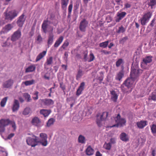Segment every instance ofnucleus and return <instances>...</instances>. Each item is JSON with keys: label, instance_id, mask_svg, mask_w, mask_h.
I'll return each instance as SVG.
<instances>
[{"label": "nucleus", "instance_id": "f257e3e1", "mask_svg": "<svg viewBox=\"0 0 156 156\" xmlns=\"http://www.w3.org/2000/svg\"><path fill=\"white\" fill-rule=\"evenodd\" d=\"M33 138L28 137L26 139V142L27 144L32 147H34L38 144V143L40 142L39 138L33 135Z\"/></svg>", "mask_w": 156, "mask_h": 156}, {"label": "nucleus", "instance_id": "f03ea898", "mask_svg": "<svg viewBox=\"0 0 156 156\" xmlns=\"http://www.w3.org/2000/svg\"><path fill=\"white\" fill-rule=\"evenodd\" d=\"M19 13L18 12L15 10L10 11H6L4 12L5 20H12L17 16Z\"/></svg>", "mask_w": 156, "mask_h": 156}, {"label": "nucleus", "instance_id": "7ed1b4c3", "mask_svg": "<svg viewBox=\"0 0 156 156\" xmlns=\"http://www.w3.org/2000/svg\"><path fill=\"white\" fill-rule=\"evenodd\" d=\"M143 70L131 67V71L130 74V77L137 81L139 76L142 73Z\"/></svg>", "mask_w": 156, "mask_h": 156}, {"label": "nucleus", "instance_id": "20e7f679", "mask_svg": "<svg viewBox=\"0 0 156 156\" xmlns=\"http://www.w3.org/2000/svg\"><path fill=\"white\" fill-rule=\"evenodd\" d=\"M116 124L112 126L111 127H118L119 126H122L125 125L126 121L125 119L121 118L119 114L114 118Z\"/></svg>", "mask_w": 156, "mask_h": 156}, {"label": "nucleus", "instance_id": "39448f33", "mask_svg": "<svg viewBox=\"0 0 156 156\" xmlns=\"http://www.w3.org/2000/svg\"><path fill=\"white\" fill-rule=\"evenodd\" d=\"M108 115V113L107 112H104L100 115L99 117V115H97V123L99 126H101L102 125V121L106 120Z\"/></svg>", "mask_w": 156, "mask_h": 156}, {"label": "nucleus", "instance_id": "423d86ee", "mask_svg": "<svg viewBox=\"0 0 156 156\" xmlns=\"http://www.w3.org/2000/svg\"><path fill=\"white\" fill-rule=\"evenodd\" d=\"M152 16V13L150 12L144 14L140 19L141 24L143 25H145Z\"/></svg>", "mask_w": 156, "mask_h": 156}, {"label": "nucleus", "instance_id": "0eeeda50", "mask_svg": "<svg viewBox=\"0 0 156 156\" xmlns=\"http://www.w3.org/2000/svg\"><path fill=\"white\" fill-rule=\"evenodd\" d=\"M10 123V120L9 119H2L0 120V133L4 132L5 127Z\"/></svg>", "mask_w": 156, "mask_h": 156}, {"label": "nucleus", "instance_id": "6e6552de", "mask_svg": "<svg viewBox=\"0 0 156 156\" xmlns=\"http://www.w3.org/2000/svg\"><path fill=\"white\" fill-rule=\"evenodd\" d=\"M49 29V32L50 33L49 34L47 40V44L48 47H49L50 45H51L52 44L54 39V35L52 33L53 27L50 26Z\"/></svg>", "mask_w": 156, "mask_h": 156}, {"label": "nucleus", "instance_id": "1a4fd4ad", "mask_svg": "<svg viewBox=\"0 0 156 156\" xmlns=\"http://www.w3.org/2000/svg\"><path fill=\"white\" fill-rule=\"evenodd\" d=\"M136 81L135 80L130 77L125 81L123 85H124L128 89H131V90H132V87H133L134 81Z\"/></svg>", "mask_w": 156, "mask_h": 156}, {"label": "nucleus", "instance_id": "9d476101", "mask_svg": "<svg viewBox=\"0 0 156 156\" xmlns=\"http://www.w3.org/2000/svg\"><path fill=\"white\" fill-rule=\"evenodd\" d=\"M40 136L41 140H40V142H39V143H41L43 146H46L48 144L47 134L44 133H41L40 134Z\"/></svg>", "mask_w": 156, "mask_h": 156}, {"label": "nucleus", "instance_id": "9b49d317", "mask_svg": "<svg viewBox=\"0 0 156 156\" xmlns=\"http://www.w3.org/2000/svg\"><path fill=\"white\" fill-rule=\"evenodd\" d=\"M21 35V31L20 29H19L15 31L12 35L11 40L13 41H16L18 40Z\"/></svg>", "mask_w": 156, "mask_h": 156}, {"label": "nucleus", "instance_id": "f8f14e48", "mask_svg": "<svg viewBox=\"0 0 156 156\" xmlns=\"http://www.w3.org/2000/svg\"><path fill=\"white\" fill-rule=\"evenodd\" d=\"M88 23L85 19L81 21L79 25V29L82 32H84L86 31V28L87 27Z\"/></svg>", "mask_w": 156, "mask_h": 156}, {"label": "nucleus", "instance_id": "ddd939ff", "mask_svg": "<svg viewBox=\"0 0 156 156\" xmlns=\"http://www.w3.org/2000/svg\"><path fill=\"white\" fill-rule=\"evenodd\" d=\"M25 15L23 13L18 18L16 22L17 25L20 27H22L26 20V18H24Z\"/></svg>", "mask_w": 156, "mask_h": 156}, {"label": "nucleus", "instance_id": "4468645a", "mask_svg": "<svg viewBox=\"0 0 156 156\" xmlns=\"http://www.w3.org/2000/svg\"><path fill=\"white\" fill-rule=\"evenodd\" d=\"M12 25L11 24H9L6 25L3 27L0 32L1 34H5L8 33L9 31L11 30L13 28Z\"/></svg>", "mask_w": 156, "mask_h": 156}, {"label": "nucleus", "instance_id": "2eb2a0df", "mask_svg": "<svg viewBox=\"0 0 156 156\" xmlns=\"http://www.w3.org/2000/svg\"><path fill=\"white\" fill-rule=\"evenodd\" d=\"M50 24H53L52 22L49 21L47 19L44 20L41 26V29L44 33L46 34L47 31V28L48 26V23Z\"/></svg>", "mask_w": 156, "mask_h": 156}, {"label": "nucleus", "instance_id": "dca6fc26", "mask_svg": "<svg viewBox=\"0 0 156 156\" xmlns=\"http://www.w3.org/2000/svg\"><path fill=\"white\" fill-rule=\"evenodd\" d=\"M13 83V80L11 79H9L3 83V87L4 88H9L12 85Z\"/></svg>", "mask_w": 156, "mask_h": 156}, {"label": "nucleus", "instance_id": "f3484780", "mask_svg": "<svg viewBox=\"0 0 156 156\" xmlns=\"http://www.w3.org/2000/svg\"><path fill=\"white\" fill-rule=\"evenodd\" d=\"M85 85V83L84 82H82L80 84V86L77 89L76 92V95L77 96H79L80 95L82 91L84 89V87Z\"/></svg>", "mask_w": 156, "mask_h": 156}, {"label": "nucleus", "instance_id": "a211bd4d", "mask_svg": "<svg viewBox=\"0 0 156 156\" xmlns=\"http://www.w3.org/2000/svg\"><path fill=\"white\" fill-rule=\"evenodd\" d=\"M64 37L63 36H60L58 38L56 41L54 45V46L55 48L58 47L61 44L63 40Z\"/></svg>", "mask_w": 156, "mask_h": 156}, {"label": "nucleus", "instance_id": "6ab92c4d", "mask_svg": "<svg viewBox=\"0 0 156 156\" xmlns=\"http://www.w3.org/2000/svg\"><path fill=\"white\" fill-rule=\"evenodd\" d=\"M20 107V105L18 101L15 99L13 104L12 110L13 112H15L18 110Z\"/></svg>", "mask_w": 156, "mask_h": 156}, {"label": "nucleus", "instance_id": "aec40b11", "mask_svg": "<svg viewBox=\"0 0 156 156\" xmlns=\"http://www.w3.org/2000/svg\"><path fill=\"white\" fill-rule=\"evenodd\" d=\"M42 102L45 105L49 106L53 105L54 103V101L51 99H44L42 100Z\"/></svg>", "mask_w": 156, "mask_h": 156}, {"label": "nucleus", "instance_id": "412c9836", "mask_svg": "<svg viewBox=\"0 0 156 156\" xmlns=\"http://www.w3.org/2000/svg\"><path fill=\"white\" fill-rule=\"evenodd\" d=\"M110 94L112 95L111 98L112 100L114 102H116L118 96L116 92L114 90H112L110 91Z\"/></svg>", "mask_w": 156, "mask_h": 156}, {"label": "nucleus", "instance_id": "4be33fe9", "mask_svg": "<svg viewBox=\"0 0 156 156\" xmlns=\"http://www.w3.org/2000/svg\"><path fill=\"white\" fill-rule=\"evenodd\" d=\"M147 124V122L146 121H141L136 123L138 127L140 129H143Z\"/></svg>", "mask_w": 156, "mask_h": 156}, {"label": "nucleus", "instance_id": "5701e85b", "mask_svg": "<svg viewBox=\"0 0 156 156\" xmlns=\"http://www.w3.org/2000/svg\"><path fill=\"white\" fill-rule=\"evenodd\" d=\"M69 0H61V8L64 10H66L67 6L68 4Z\"/></svg>", "mask_w": 156, "mask_h": 156}, {"label": "nucleus", "instance_id": "b1692460", "mask_svg": "<svg viewBox=\"0 0 156 156\" xmlns=\"http://www.w3.org/2000/svg\"><path fill=\"white\" fill-rule=\"evenodd\" d=\"M47 53V51H43L42 52L40 53L37 57L35 61L37 62L43 58L46 55Z\"/></svg>", "mask_w": 156, "mask_h": 156}, {"label": "nucleus", "instance_id": "393cba45", "mask_svg": "<svg viewBox=\"0 0 156 156\" xmlns=\"http://www.w3.org/2000/svg\"><path fill=\"white\" fill-rule=\"evenodd\" d=\"M124 73L123 71L121 70L117 74L115 77V79L120 81L124 76Z\"/></svg>", "mask_w": 156, "mask_h": 156}, {"label": "nucleus", "instance_id": "a878e982", "mask_svg": "<svg viewBox=\"0 0 156 156\" xmlns=\"http://www.w3.org/2000/svg\"><path fill=\"white\" fill-rule=\"evenodd\" d=\"M36 66L34 65H32L29 66L25 70L26 73L31 72L35 71Z\"/></svg>", "mask_w": 156, "mask_h": 156}, {"label": "nucleus", "instance_id": "bb28decb", "mask_svg": "<svg viewBox=\"0 0 156 156\" xmlns=\"http://www.w3.org/2000/svg\"><path fill=\"white\" fill-rule=\"evenodd\" d=\"M51 111L50 110L42 109L40 110L41 114L43 115L44 116H48L51 113Z\"/></svg>", "mask_w": 156, "mask_h": 156}, {"label": "nucleus", "instance_id": "cd10ccee", "mask_svg": "<svg viewBox=\"0 0 156 156\" xmlns=\"http://www.w3.org/2000/svg\"><path fill=\"white\" fill-rule=\"evenodd\" d=\"M120 139L122 141L126 142L129 140V138L126 134L125 133H121L120 136Z\"/></svg>", "mask_w": 156, "mask_h": 156}, {"label": "nucleus", "instance_id": "c85d7f7f", "mask_svg": "<svg viewBox=\"0 0 156 156\" xmlns=\"http://www.w3.org/2000/svg\"><path fill=\"white\" fill-rule=\"evenodd\" d=\"M53 58L51 56L47 58L46 62L44 64L45 68H46L45 67L46 66L51 65L53 63Z\"/></svg>", "mask_w": 156, "mask_h": 156}, {"label": "nucleus", "instance_id": "c756f323", "mask_svg": "<svg viewBox=\"0 0 156 156\" xmlns=\"http://www.w3.org/2000/svg\"><path fill=\"white\" fill-rule=\"evenodd\" d=\"M86 152L88 155H91L94 153V150L90 146H88L86 149Z\"/></svg>", "mask_w": 156, "mask_h": 156}, {"label": "nucleus", "instance_id": "7c9ffc66", "mask_svg": "<svg viewBox=\"0 0 156 156\" xmlns=\"http://www.w3.org/2000/svg\"><path fill=\"white\" fill-rule=\"evenodd\" d=\"M152 57L151 56H147L143 59V62L146 64L150 63L152 61Z\"/></svg>", "mask_w": 156, "mask_h": 156}, {"label": "nucleus", "instance_id": "2f4dec72", "mask_svg": "<svg viewBox=\"0 0 156 156\" xmlns=\"http://www.w3.org/2000/svg\"><path fill=\"white\" fill-rule=\"evenodd\" d=\"M121 89L122 91L124 93H129L132 91L131 89H128L127 87L124 86L123 85H122Z\"/></svg>", "mask_w": 156, "mask_h": 156}, {"label": "nucleus", "instance_id": "473e14b6", "mask_svg": "<svg viewBox=\"0 0 156 156\" xmlns=\"http://www.w3.org/2000/svg\"><path fill=\"white\" fill-rule=\"evenodd\" d=\"M40 122L39 119L37 117H34L32 120V123L35 126H37Z\"/></svg>", "mask_w": 156, "mask_h": 156}, {"label": "nucleus", "instance_id": "72a5a7b5", "mask_svg": "<svg viewBox=\"0 0 156 156\" xmlns=\"http://www.w3.org/2000/svg\"><path fill=\"white\" fill-rule=\"evenodd\" d=\"M149 100H152L154 101H156V92L152 93L148 98Z\"/></svg>", "mask_w": 156, "mask_h": 156}, {"label": "nucleus", "instance_id": "f704fd0d", "mask_svg": "<svg viewBox=\"0 0 156 156\" xmlns=\"http://www.w3.org/2000/svg\"><path fill=\"white\" fill-rule=\"evenodd\" d=\"M78 141L79 143L84 144L86 141L85 137L82 135H80L78 137Z\"/></svg>", "mask_w": 156, "mask_h": 156}, {"label": "nucleus", "instance_id": "c9c22d12", "mask_svg": "<svg viewBox=\"0 0 156 156\" xmlns=\"http://www.w3.org/2000/svg\"><path fill=\"white\" fill-rule=\"evenodd\" d=\"M156 4V0H147V5L152 8Z\"/></svg>", "mask_w": 156, "mask_h": 156}, {"label": "nucleus", "instance_id": "e433bc0d", "mask_svg": "<svg viewBox=\"0 0 156 156\" xmlns=\"http://www.w3.org/2000/svg\"><path fill=\"white\" fill-rule=\"evenodd\" d=\"M8 98V97H5L2 99L0 103V105L2 107H4L5 106L7 101Z\"/></svg>", "mask_w": 156, "mask_h": 156}, {"label": "nucleus", "instance_id": "4c0bfd02", "mask_svg": "<svg viewBox=\"0 0 156 156\" xmlns=\"http://www.w3.org/2000/svg\"><path fill=\"white\" fill-rule=\"evenodd\" d=\"M23 96L27 100V102H30L31 100L30 96L28 93H25L23 94Z\"/></svg>", "mask_w": 156, "mask_h": 156}, {"label": "nucleus", "instance_id": "58836bf2", "mask_svg": "<svg viewBox=\"0 0 156 156\" xmlns=\"http://www.w3.org/2000/svg\"><path fill=\"white\" fill-rule=\"evenodd\" d=\"M108 43V41H107L101 43L99 44V46L100 47L105 48L107 46Z\"/></svg>", "mask_w": 156, "mask_h": 156}, {"label": "nucleus", "instance_id": "ea45409f", "mask_svg": "<svg viewBox=\"0 0 156 156\" xmlns=\"http://www.w3.org/2000/svg\"><path fill=\"white\" fill-rule=\"evenodd\" d=\"M151 132L153 135L156 134V124H153L151 126Z\"/></svg>", "mask_w": 156, "mask_h": 156}, {"label": "nucleus", "instance_id": "a19ab883", "mask_svg": "<svg viewBox=\"0 0 156 156\" xmlns=\"http://www.w3.org/2000/svg\"><path fill=\"white\" fill-rule=\"evenodd\" d=\"M126 14V13L125 12H123L121 13L118 12L117 13V16L118 17L121 18V19H122L124 17Z\"/></svg>", "mask_w": 156, "mask_h": 156}, {"label": "nucleus", "instance_id": "79ce46f5", "mask_svg": "<svg viewBox=\"0 0 156 156\" xmlns=\"http://www.w3.org/2000/svg\"><path fill=\"white\" fill-rule=\"evenodd\" d=\"M73 4L71 2L68 7V16H70L73 9Z\"/></svg>", "mask_w": 156, "mask_h": 156}, {"label": "nucleus", "instance_id": "37998d69", "mask_svg": "<svg viewBox=\"0 0 156 156\" xmlns=\"http://www.w3.org/2000/svg\"><path fill=\"white\" fill-rule=\"evenodd\" d=\"M69 44V43L68 40H67L65 41L61 47L62 48L64 49H65L68 46Z\"/></svg>", "mask_w": 156, "mask_h": 156}, {"label": "nucleus", "instance_id": "c03bdc74", "mask_svg": "<svg viewBox=\"0 0 156 156\" xmlns=\"http://www.w3.org/2000/svg\"><path fill=\"white\" fill-rule=\"evenodd\" d=\"M34 80H31L26 81L24 82H23L26 86L32 85L34 83Z\"/></svg>", "mask_w": 156, "mask_h": 156}, {"label": "nucleus", "instance_id": "a18cd8bd", "mask_svg": "<svg viewBox=\"0 0 156 156\" xmlns=\"http://www.w3.org/2000/svg\"><path fill=\"white\" fill-rule=\"evenodd\" d=\"M30 108H26L23 112V114L24 115H28L30 112Z\"/></svg>", "mask_w": 156, "mask_h": 156}, {"label": "nucleus", "instance_id": "49530a36", "mask_svg": "<svg viewBox=\"0 0 156 156\" xmlns=\"http://www.w3.org/2000/svg\"><path fill=\"white\" fill-rule=\"evenodd\" d=\"M55 121V120L53 118L50 119L48 121L47 125L48 127H49L51 125L53 124Z\"/></svg>", "mask_w": 156, "mask_h": 156}, {"label": "nucleus", "instance_id": "de8ad7c7", "mask_svg": "<svg viewBox=\"0 0 156 156\" xmlns=\"http://www.w3.org/2000/svg\"><path fill=\"white\" fill-rule=\"evenodd\" d=\"M111 145L110 143H105L104 145V147L107 150H110L111 147Z\"/></svg>", "mask_w": 156, "mask_h": 156}, {"label": "nucleus", "instance_id": "09e8293b", "mask_svg": "<svg viewBox=\"0 0 156 156\" xmlns=\"http://www.w3.org/2000/svg\"><path fill=\"white\" fill-rule=\"evenodd\" d=\"M126 30L122 26L119 27V30L117 31V32L118 33H123Z\"/></svg>", "mask_w": 156, "mask_h": 156}, {"label": "nucleus", "instance_id": "8fccbe9b", "mask_svg": "<svg viewBox=\"0 0 156 156\" xmlns=\"http://www.w3.org/2000/svg\"><path fill=\"white\" fill-rule=\"evenodd\" d=\"M39 92L37 91H35L34 93L33 94V98L34 100H37L38 98V94Z\"/></svg>", "mask_w": 156, "mask_h": 156}, {"label": "nucleus", "instance_id": "3c124183", "mask_svg": "<svg viewBox=\"0 0 156 156\" xmlns=\"http://www.w3.org/2000/svg\"><path fill=\"white\" fill-rule=\"evenodd\" d=\"M123 62V59L122 58L119 59L116 62V66L117 67H119Z\"/></svg>", "mask_w": 156, "mask_h": 156}, {"label": "nucleus", "instance_id": "603ef678", "mask_svg": "<svg viewBox=\"0 0 156 156\" xmlns=\"http://www.w3.org/2000/svg\"><path fill=\"white\" fill-rule=\"evenodd\" d=\"M83 75V72L81 69H79L78 71V73L76 75L77 79L80 78Z\"/></svg>", "mask_w": 156, "mask_h": 156}, {"label": "nucleus", "instance_id": "864d4df0", "mask_svg": "<svg viewBox=\"0 0 156 156\" xmlns=\"http://www.w3.org/2000/svg\"><path fill=\"white\" fill-rule=\"evenodd\" d=\"M49 19L50 20L49 21L52 22L53 23V22H55V16L54 15L52 14H51L50 15V17L49 18Z\"/></svg>", "mask_w": 156, "mask_h": 156}, {"label": "nucleus", "instance_id": "5fc2aeb1", "mask_svg": "<svg viewBox=\"0 0 156 156\" xmlns=\"http://www.w3.org/2000/svg\"><path fill=\"white\" fill-rule=\"evenodd\" d=\"M35 40L37 41L38 43H40L42 41L43 38L41 35L39 34L36 38Z\"/></svg>", "mask_w": 156, "mask_h": 156}, {"label": "nucleus", "instance_id": "6e6d98bb", "mask_svg": "<svg viewBox=\"0 0 156 156\" xmlns=\"http://www.w3.org/2000/svg\"><path fill=\"white\" fill-rule=\"evenodd\" d=\"M90 59L88 60L89 62H91L93 61L95 58L93 54L91 52L90 53L89 55Z\"/></svg>", "mask_w": 156, "mask_h": 156}, {"label": "nucleus", "instance_id": "4d7b16f0", "mask_svg": "<svg viewBox=\"0 0 156 156\" xmlns=\"http://www.w3.org/2000/svg\"><path fill=\"white\" fill-rule=\"evenodd\" d=\"M128 38L127 37H125L120 39L119 41V43L121 44H123L124 43L127 39Z\"/></svg>", "mask_w": 156, "mask_h": 156}, {"label": "nucleus", "instance_id": "13d9d810", "mask_svg": "<svg viewBox=\"0 0 156 156\" xmlns=\"http://www.w3.org/2000/svg\"><path fill=\"white\" fill-rule=\"evenodd\" d=\"M12 125V127L13 128L14 130H15L16 128V125L15 122L14 121H11L10 120V123Z\"/></svg>", "mask_w": 156, "mask_h": 156}, {"label": "nucleus", "instance_id": "bf43d9fd", "mask_svg": "<svg viewBox=\"0 0 156 156\" xmlns=\"http://www.w3.org/2000/svg\"><path fill=\"white\" fill-rule=\"evenodd\" d=\"M101 54H104L105 55H108L110 53V52L109 51H107L105 50H102L101 51Z\"/></svg>", "mask_w": 156, "mask_h": 156}, {"label": "nucleus", "instance_id": "052dcab7", "mask_svg": "<svg viewBox=\"0 0 156 156\" xmlns=\"http://www.w3.org/2000/svg\"><path fill=\"white\" fill-rule=\"evenodd\" d=\"M79 4L78 2H76L75 3V5H74V8L75 10H76L77 9H78V8H79Z\"/></svg>", "mask_w": 156, "mask_h": 156}, {"label": "nucleus", "instance_id": "680f3d73", "mask_svg": "<svg viewBox=\"0 0 156 156\" xmlns=\"http://www.w3.org/2000/svg\"><path fill=\"white\" fill-rule=\"evenodd\" d=\"M60 87L63 90L65 89V86L63 85L62 82L60 83Z\"/></svg>", "mask_w": 156, "mask_h": 156}, {"label": "nucleus", "instance_id": "e2e57ef3", "mask_svg": "<svg viewBox=\"0 0 156 156\" xmlns=\"http://www.w3.org/2000/svg\"><path fill=\"white\" fill-rule=\"evenodd\" d=\"M111 144H114L115 143V140L114 138H112L110 139V143Z\"/></svg>", "mask_w": 156, "mask_h": 156}, {"label": "nucleus", "instance_id": "0e129e2a", "mask_svg": "<svg viewBox=\"0 0 156 156\" xmlns=\"http://www.w3.org/2000/svg\"><path fill=\"white\" fill-rule=\"evenodd\" d=\"M14 133H11L9 134L7 138L9 139H10L11 138L13 137L14 136Z\"/></svg>", "mask_w": 156, "mask_h": 156}, {"label": "nucleus", "instance_id": "69168bd1", "mask_svg": "<svg viewBox=\"0 0 156 156\" xmlns=\"http://www.w3.org/2000/svg\"><path fill=\"white\" fill-rule=\"evenodd\" d=\"M155 19H153V20L151 21V23L150 24V25L152 27H153L154 26V23L155 22Z\"/></svg>", "mask_w": 156, "mask_h": 156}, {"label": "nucleus", "instance_id": "338daca9", "mask_svg": "<svg viewBox=\"0 0 156 156\" xmlns=\"http://www.w3.org/2000/svg\"><path fill=\"white\" fill-rule=\"evenodd\" d=\"M131 6V5L128 3H127L125 5V6L126 8H130Z\"/></svg>", "mask_w": 156, "mask_h": 156}, {"label": "nucleus", "instance_id": "774afa93", "mask_svg": "<svg viewBox=\"0 0 156 156\" xmlns=\"http://www.w3.org/2000/svg\"><path fill=\"white\" fill-rule=\"evenodd\" d=\"M96 156H102V154L99 151H97L96 154Z\"/></svg>", "mask_w": 156, "mask_h": 156}]
</instances>
